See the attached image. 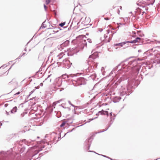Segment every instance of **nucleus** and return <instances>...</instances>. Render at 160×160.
I'll return each mask as SVG.
<instances>
[{"instance_id": "nucleus-1", "label": "nucleus", "mask_w": 160, "mask_h": 160, "mask_svg": "<svg viewBox=\"0 0 160 160\" xmlns=\"http://www.w3.org/2000/svg\"><path fill=\"white\" fill-rule=\"evenodd\" d=\"M83 38L84 37L82 35L80 36L77 38V40L78 42V45L82 49L87 46L86 40Z\"/></svg>"}, {"instance_id": "nucleus-2", "label": "nucleus", "mask_w": 160, "mask_h": 160, "mask_svg": "<svg viewBox=\"0 0 160 160\" xmlns=\"http://www.w3.org/2000/svg\"><path fill=\"white\" fill-rule=\"evenodd\" d=\"M128 43L127 42H122L114 44L113 47L114 48L116 49H119L120 48L122 47L123 45L125 44Z\"/></svg>"}, {"instance_id": "nucleus-3", "label": "nucleus", "mask_w": 160, "mask_h": 160, "mask_svg": "<svg viewBox=\"0 0 160 160\" xmlns=\"http://www.w3.org/2000/svg\"><path fill=\"white\" fill-rule=\"evenodd\" d=\"M141 40V38H137L134 40L131 41H127L128 43H135L137 42H140Z\"/></svg>"}, {"instance_id": "nucleus-4", "label": "nucleus", "mask_w": 160, "mask_h": 160, "mask_svg": "<svg viewBox=\"0 0 160 160\" xmlns=\"http://www.w3.org/2000/svg\"><path fill=\"white\" fill-rule=\"evenodd\" d=\"M98 113L99 114L107 115L108 116V112L106 111H103V110H102L101 111L99 112Z\"/></svg>"}, {"instance_id": "nucleus-5", "label": "nucleus", "mask_w": 160, "mask_h": 160, "mask_svg": "<svg viewBox=\"0 0 160 160\" xmlns=\"http://www.w3.org/2000/svg\"><path fill=\"white\" fill-rule=\"evenodd\" d=\"M69 43V41H66L64 43L61 44L60 46L61 47V48H62V47L65 46V44H67V45H68Z\"/></svg>"}, {"instance_id": "nucleus-6", "label": "nucleus", "mask_w": 160, "mask_h": 160, "mask_svg": "<svg viewBox=\"0 0 160 160\" xmlns=\"http://www.w3.org/2000/svg\"><path fill=\"white\" fill-rule=\"evenodd\" d=\"M17 107H15L14 108H13L11 110V112L12 113H14L17 111Z\"/></svg>"}, {"instance_id": "nucleus-7", "label": "nucleus", "mask_w": 160, "mask_h": 160, "mask_svg": "<svg viewBox=\"0 0 160 160\" xmlns=\"http://www.w3.org/2000/svg\"><path fill=\"white\" fill-rule=\"evenodd\" d=\"M65 22H64L61 23H60L59 24V26H60L61 27H63L64 25H65Z\"/></svg>"}, {"instance_id": "nucleus-8", "label": "nucleus", "mask_w": 160, "mask_h": 160, "mask_svg": "<svg viewBox=\"0 0 160 160\" xmlns=\"http://www.w3.org/2000/svg\"><path fill=\"white\" fill-rule=\"evenodd\" d=\"M51 0H46V4H48L50 2Z\"/></svg>"}, {"instance_id": "nucleus-9", "label": "nucleus", "mask_w": 160, "mask_h": 160, "mask_svg": "<svg viewBox=\"0 0 160 160\" xmlns=\"http://www.w3.org/2000/svg\"><path fill=\"white\" fill-rule=\"evenodd\" d=\"M65 122H63L62 123V124L60 125V127H63L65 126Z\"/></svg>"}, {"instance_id": "nucleus-10", "label": "nucleus", "mask_w": 160, "mask_h": 160, "mask_svg": "<svg viewBox=\"0 0 160 160\" xmlns=\"http://www.w3.org/2000/svg\"><path fill=\"white\" fill-rule=\"evenodd\" d=\"M115 12V11H113L112 9H110V10H109V12H110V13H113V12Z\"/></svg>"}, {"instance_id": "nucleus-11", "label": "nucleus", "mask_w": 160, "mask_h": 160, "mask_svg": "<svg viewBox=\"0 0 160 160\" xmlns=\"http://www.w3.org/2000/svg\"><path fill=\"white\" fill-rule=\"evenodd\" d=\"M110 19V17H107V18H104V19L106 20H109Z\"/></svg>"}, {"instance_id": "nucleus-12", "label": "nucleus", "mask_w": 160, "mask_h": 160, "mask_svg": "<svg viewBox=\"0 0 160 160\" xmlns=\"http://www.w3.org/2000/svg\"><path fill=\"white\" fill-rule=\"evenodd\" d=\"M20 93V92H18L15 94H19Z\"/></svg>"}, {"instance_id": "nucleus-13", "label": "nucleus", "mask_w": 160, "mask_h": 160, "mask_svg": "<svg viewBox=\"0 0 160 160\" xmlns=\"http://www.w3.org/2000/svg\"><path fill=\"white\" fill-rule=\"evenodd\" d=\"M44 7L45 8V9H46V8H47V7L45 5H44Z\"/></svg>"}, {"instance_id": "nucleus-14", "label": "nucleus", "mask_w": 160, "mask_h": 160, "mask_svg": "<svg viewBox=\"0 0 160 160\" xmlns=\"http://www.w3.org/2000/svg\"><path fill=\"white\" fill-rule=\"evenodd\" d=\"M8 104H5V106H6V107H7L8 106Z\"/></svg>"}, {"instance_id": "nucleus-15", "label": "nucleus", "mask_w": 160, "mask_h": 160, "mask_svg": "<svg viewBox=\"0 0 160 160\" xmlns=\"http://www.w3.org/2000/svg\"><path fill=\"white\" fill-rule=\"evenodd\" d=\"M110 16H112V14L111 13H110V14L109 15Z\"/></svg>"}, {"instance_id": "nucleus-16", "label": "nucleus", "mask_w": 160, "mask_h": 160, "mask_svg": "<svg viewBox=\"0 0 160 160\" xmlns=\"http://www.w3.org/2000/svg\"><path fill=\"white\" fill-rule=\"evenodd\" d=\"M41 85H43V84L42 83H41Z\"/></svg>"}, {"instance_id": "nucleus-17", "label": "nucleus", "mask_w": 160, "mask_h": 160, "mask_svg": "<svg viewBox=\"0 0 160 160\" xmlns=\"http://www.w3.org/2000/svg\"><path fill=\"white\" fill-rule=\"evenodd\" d=\"M41 85H43V84L42 83H41Z\"/></svg>"}]
</instances>
